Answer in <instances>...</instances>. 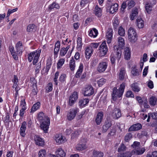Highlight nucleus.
Returning a JSON list of instances; mask_svg holds the SVG:
<instances>
[{"label":"nucleus","instance_id":"obj_4","mask_svg":"<svg viewBox=\"0 0 157 157\" xmlns=\"http://www.w3.org/2000/svg\"><path fill=\"white\" fill-rule=\"evenodd\" d=\"M99 52L98 53L100 57L105 56L108 52V48L105 41L103 42L99 47Z\"/></svg>","mask_w":157,"mask_h":157},{"label":"nucleus","instance_id":"obj_59","mask_svg":"<svg viewBox=\"0 0 157 157\" xmlns=\"http://www.w3.org/2000/svg\"><path fill=\"white\" fill-rule=\"evenodd\" d=\"M126 149V147L123 144H122L118 148V151L119 152H121L125 151Z\"/></svg>","mask_w":157,"mask_h":157},{"label":"nucleus","instance_id":"obj_6","mask_svg":"<svg viewBox=\"0 0 157 157\" xmlns=\"http://www.w3.org/2000/svg\"><path fill=\"white\" fill-rule=\"evenodd\" d=\"M40 123V127L41 129L45 133H46L49 128L50 125V120L49 118H46L45 121H42Z\"/></svg>","mask_w":157,"mask_h":157},{"label":"nucleus","instance_id":"obj_12","mask_svg":"<svg viewBox=\"0 0 157 157\" xmlns=\"http://www.w3.org/2000/svg\"><path fill=\"white\" fill-rule=\"evenodd\" d=\"M108 63L106 62H101L100 63L97 67V70L100 73L104 72L106 69Z\"/></svg>","mask_w":157,"mask_h":157},{"label":"nucleus","instance_id":"obj_11","mask_svg":"<svg viewBox=\"0 0 157 157\" xmlns=\"http://www.w3.org/2000/svg\"><path fill=\"white\" fill-rule=\"evenodd\" d=\"M118 9V5L117 3H113L111 5H109L107 8V10L110 13L113 14L116 12Z\"/></svg>","mask_w":157,"mask_h":157},{"label":"nucleus","instance_id":"obj_56","mask_svg":"<svg viewBox=\"0 0 157 157\" xmlns=\"http://www.w3.org/2000/svg\"><path fill=\"white\" fill-rule=\"evenodd\" d=\"M53 89V85L51 82L48 83L46 86V90L47 93L51 92Z\"/></svg>","mask_w":157,"mask_h":157},{"label":"nucleus","instance_id":"obj_35","mask_svg":"<svg viewBox=\"0 0 157 157\" xmlns=\"http://www.w3.org/2000/svg\"><path fill=\"white\" fill-rule=\"evenodd\" d=\"M52 64V59L49 57L47 60L46 66V67L45 72L48 73L50 69Z\"/></svg>","mask_w":157,"mask_h":157},{"label":"nucleus","instance_id":"obj_53","mask_svg":"<svg viewBox=\"0 0 157 157\" xmlns=\"http://www.w3.org/2000/svg\"><path fill=\"white\" fill-rule=\"evenodd\" d=\"M132 73L134 76L138 75L139 74L138 70L136 69V67H132Z\"/></svg>","mask_w":157,"mask_h":157},{"label":"nucleus","instance_id":"obj_39","mask_svg":"<svg viewBox=\"0 0 157 157\" xmlns=\"http://www.w3.org/2000/svg\"><path fill=\"white\" fill-rule=\"evenodd\" d=\"M153 6L150 3L147 2H146L145 6V10L147 13H150L152 10Z\"/></svg>","mask_w":157,"mask_h":157},{"label":"nucleus","instance_id":"obj_10","mask_svg":"<svg viewBox=\"0 0 157 157\" xmlns=\"http://www.w3.org/2000/svg\"><path fill=\"white\" fill-rule=\"evenodd\" d=\"M78 98V93L76 92H74L70 96L68 104L70 106H72L76 102Z\"/></svg>","mask_w":157,"mask_h":157},{"label":"nucleus","instance_id":"obj_50","mask_svg":"<svg viewBox=\"0 0 157 157\" xmlns=\"http://www.w3.org/2000/svg\"><path fill=\"white\" fill-rule=\"evenodd\" d=\"M127 6V3L126 2H123L121 4L120 9V12L121 13H124Z\"/></svg>","mask_w":157,"mask_h":157},{"label":"nucleus","instance_id":"obj_40","mask_svg":"<svg viewBox=\"0 0 157 157\" xmlns=\"http://www.w3.org/2000/svg\"><path fill=\"white\" fill-rule=\"evenodd\" d=\"M103 152L94 150L93 151L92 157H103Z\"/></svg>","mask_w":157,"mask_h":157},{"label":"nucleus","instance_id":"obj_61","mask_svg":"<svg viewBox=\"0 0 157 157\" xmlns=\"http://www.w3.org/2000/svg\"><path fill=\"white\" fill-rule=\"evenodd\" d=\"M106 80L104 78H101L98 81V83L99 86H101L105 82Z\"/></svg>","mask_w":157,"mask_h":157},{"label":"nucleus","instance_id":"obj_57","mask_svg":"<svg viewBox=\"0 0 157 157\" xmlns=\"http://www.w3.org/2000/svg\"><path fill=\"white\" fill-rule=\"evenodd\" d=\"M77 48H80L82 45V38L80 37H78L77 40Z\"/></svg>","mask_w":157,"mask_h":157},{"label":"nucleus","instance_id":"obj_20","mask_svg":"<svg viewBox=\"0 0 157 157\" xmlns=\"http://www.w3.org/2000/svg\"><path fill=\"white\" fill-rule=\"evenodd\" d=\"M55 140L57 143L61 144L67 141L64 137H63L61 135L57 134L55 137Z\"/></svg>","mask_w":157,"mask_h":157},{"label":"nucleus","instance_id":"obj_62","mask_svg":"<svg viewBox=\"0 0 157 157\" xmlns=\"http://www.w3.org/2000/svg\"><path fill=\"white\" fill-rule=\"evenodd\" d=\"M135 5V2L133 0H130L128 2L127 6L129 9H131Z\"/></svg>","mask_w":157,"mask_h":157},{"label":"nucleus","instance_id":"obj_49","mask_svg":"<svg viewBox=\"0 0 157 157\" xmlns=\"http://www.w3.org/2000/svg\"><path fill=\"white\" fill-rule=\"evenodd\" d=\"M138 14L137 10L135 9L132 11L131 14L130 15V19L132 20H134Z\"/></svg>","mask_w":157,"mask_h":157},{"label":"nucleus","instance_id":"obj_5","mask_svg":"<svg viewBox=\"0 0 157 157\" xmlns=\"http://www.w3.org/2000/svg\"><path fill=\"white\" fill-rule=\"evenodd\" d=\"M78 110L77 108L71 109L67 114V117L68 120L71 121L74 119L77 113L78 112Z\"/></svg>","mask_w":157,"mask_h":157},{"label":"nucleus","instance_id":"obj_42","mask_svg":"<svg viewBox=\"0 0 157 157\" xmlns=\"http://www.w3.org/2000/svg\"><path fill=\"white\" fill-rule=\"evenodd\" d=\"M132 90L135 92H138L140 90V88L139 87L136 83H133L131 86Z\"/></svg>","mask_w":157,"mask_h":157},{"label":"nucleus","instance_id":"obj_34","mask_svg":"<svg viewBox=\"0 0 157 157\" xmlns=\"http://www.w3.org/2000/svg\"><path fill=\"white\" fill-rule=\"evenodd\" d=\"M46 118H49L48 117L45 116L44 113L42 112L39 113L38 115V119L40 122L45 121Z\"/></svg>","mask_w":157,"mask_h":157},{"label":"nucleus","instance_id":"obj_14","mask_svg":"<svg viewBox=\"0 0 157 157\" xmlns=\"http://www.w3.org/2000/svg\"><path fill=\"white\" fill-rule=\"evenodd\" d=\"M114 49L115 51V55L114 56H116L117 60L118 62L120 60L122 53L121 48L118 47V46L115 45L114 46Z\"/></svg>","mask_w":157,"mask_h":157},{"label":"nucleus","instance_id":"obj_41","mask_svg":"<svg viewBox=\"0 0 157 157\" xmlns=\"http://www.w3.org/2000/svg\"><path fill=\"white\" fill-rule=\"evenodd\" d=\"M69 45H68L66 48H61L60 50V54L61 56H64L67 52V51L69 48Z\"/></svg>","mask_w":157,"mask_h":157},{"label":"nucleus","instance_id":"obj_45","mask_svg":"<svg viewBox=\"0 0 157 157\" xmlns=\"http://www.w3.org/2000/svg\"><path fill=\"white\" fill-rule=\"evenodd\" d=\"M132 152L128 151L124 153H120L117 156L118 157H131L132 155Z\"/></svg>","mask_w":157,"mask_h":157},{"label":"nucleus","instance_id":"obj_26","mask_svg":"<svg viewBox=\"0 0 157 157\" xmlns=\"http://www.w3.org/2000/svg\"><path fill=\"white\" fill-rule=\"evenodd\" d=\"M112 125L111 121H110L107 120L105 121V124L102 127V132H106L109 128Z\"/></svg>","mask_w":157,"mask_h":157},{"label":"nucleus","instance_id":"obj_18","mask_svg":"<svg viewBox=\"0 0 157 157\" xmlns=\"http://www.w3.org/2000/svg\"><path fill=\"white\" fill-rule=\"evenodd\" d=\"M60 46V42L58 41L56 43L54 52V58H56L58 56Z\"/></svg>","mask_w":157,"mask_h":157},{"label":"nucleus","instance_id":"obj_25","mask_svg":"<svg viewBox=\"0 0 157 157\" xmlns=\"http://www.w3.org/2000/svg\"><path fill=\"white\" fill-rule=\"evenodd\" d=\"M103 112H100L98 113L95 119V122L97 125L100 124L103 119Z\"/></svg>","mask_w":157,"mask_h":157},{"label":"nucleus","instance_id":"obj_19","mask_svg":"<svg viewBox=\"0 0 157 157\" xmlns=\"http://www.w3.org/2000/svg\"><path fill=\"white\" fill-rule=\"evenodd\" d=\"M145 151V149L144 147L140 148L137 149H133L132 151V154H135L137 155H140L143 154Z\"/></svg>","mask_w":157,"mask_h":157},{"label":"nucleus","instance_id":"obj_64","mask_svg":"<svg viewBox=\"0 0 157 157\" xmlns=\"http://www.w3.org/2000/svg\"><path fill=\"white\" fill-rule=\"evenodd\" d=\"M147 157H157V151H155L151 154H147Z\"/></svg>","mask_w":157,"mask_h":157},{"label":"nucleus","instance_id":"obj_13","mask_svg":"<svg viewBox=\"0 0 157 157\" xmlns=\"http://www.w3.org/2000/svg\"><path fill=\"white\" fill-rule=\"evenodd\" d=\"M34 140L36 145L40 146L43 147L44 145V140L38 135H35Z\"/></svg>","mask_w":157,"mask_h":157},{"label":"nucleus","instance_id":"obj_47","mask_svg":"<svg viewBox=\"0 0 157 157\" xmlns=\"http://www.w3.org/2000/svg\"><path fill=\"white\" fill-rule=\"evenodd\" d=\"M26 103L25 99H21L20 105V106L21 109L26 110L27 109Z\"/></svg>","mask_w":157,"mask_h":157},{"label":"nucleus","instance_id":"obj_22","mask_svg":"<svg viewBox=\"0 0 157 157\" xmlns=\"http://www.w3.org/2000/svg\"><path fill=\"white\" fill-rule=\"evenodd\" d=\"M102 8L99 7L98 5L96 6L95 7L94 13L96 16L100 17L101 16L102 12Z\"/></svg>","mask_w":157,"mask_h":157},{"label":"nucleus","instance_id":"obj_55","mask_svg":"<svg viewBox=\"0 0 157 157\" xmlns=\"http://www.w3.org/2000/svg\"><path fill=\"white\" fill-rule=\"evenodd\" d=\"M118 32L119 34L121 36H124L125 34V30L121 26L119 28Z\"/></svg>","mask_w":157,"mask_h":157},{"label":"nucleus","instance_id":"obj_28","mask_svg":"<svg viewBox=\"0 0 157 157\" xmlns=\"http://www.w3.org/2000/svg\"><path fill=\"white\" fill-rule=\"evenodd\" d=\"M55 153L57 157H65L66 155L65 153L61 148H57Z\"/></svg>","mask_w":157,"mask_h":157},{"label":"nucleus","instance_id":"obj_33","mask_svg":"<svg viewBox=\"0 0 157 157\" xmlns=\"http://www.w3.org/2000/svg\"><path fill=\"white\" fill-rule=\"evenodd\" d=\"M40 106V102H37L33 105L31 109L30 113H33L39 109Z\"/></svg>","mask_w":157,"mask_h":157},{"label":"nucleus","instance_id":"obj_54","mask_svg":"<svg viewBox=\"0 0 157 157\" xmlns=\"http://www.w3.org/2000/svg\"><path fill=\"white\" fill-rule=\"evenodd\" d=\"M79 134V132L78 131L76 130L71 135V138L72 139L77 138Z\"/></svg>","mask_w":157,"mask_h":157},{"label":"nucleus","instance_id":"obj_43","mask_svg":"<svg viewBox=\"0 0 157 157\" xmlns=\"http://www.w3.org/2000/svg\"><path fill=\"white\" fill-rule=\"evenodd\" d=\"M137 26L139 28H142L144 26V21L141 18H138L137 20Z\"/></svg>","mask_w":157,"mask_h":157},{"label":"nucleus","instance_id":"obj_58","mask_svg":"<svg viewBox=\"0 0 157 157\" xmlns=\"http://www.w3.org/2000/svg\"><path fill=\"white\" fill-rule=\"evenodd\" d=\"M116 56L113 54H111L110 56V59L112 65L115 66V65Z\"/></svg>","mask_w":157,"mask_h":157},{"label":"nucleus","instance_id":"obj_36","mask_svg":"<svg viewBox=\"0 0 157 157\" xmlns=\"http://www.w3.org/2000/svg\"><path fill=\"white\" fill-rule=\"evenodd\" d=\"M36 26L34 24H30L27 27V31L29 32H34L36 30Z\"/></svg>","mask_w":157,"mask_h":157},{"label":"nucleus","instance_id":"obj_27","mask_svg":"<svg viewBox=\"0 0 157 157\" xmlns=\"http://www.w3.org/2000/svg\"><path fill=\"white\" fill-rule=\"evenodd\" d=\"M98 34V32L97 30L95 28H93L90 30L89 36L91 37L95 38L97 36Z\"/></svg>","mask_w":157,"mask_h":157},{"label":"nucleus","instance_id":"obj_52","mask_svg":"<svg viewBox=\"0 0 157 157\" xmlns=\"http://www.w3.org/2000/svg\"><path fill=\"white\" fill-rule=\"evenodd\" d=\"M46 151L45 149H41L39 151V157H46Z\"/></svg>","mask_w":157,"mask_h":157},{"label":"nucleus","instance_id":"obj_29","mask_svg":"<svg viewBox=\"0 0 157 157\" xmlns=\"http://www.w3.org/2000/svg\"><path fill=\"white\" fill-rule=\"evenodd\" d=\"M83 70V65L82 63H80L77 72L75 74V77L77 78H79Z\"/></svg>","mask_w":157,"mask_h":157},{"label":"nucleus","instance_id":"obj_1","mask_svg":"<svg viewBox=\"0 0 157 157\" xmlns=\"http://www.w3.org/2000/svg\"><path fill=\"white\" fill-rule=\"evenodd\" d=\"M41 51L40 49H38L29 54L28 55V61L31 62L33 60V64L35 65L38 62Z\"/></svg>","mask_w":157,"mask_h":157},{"label":"nucleus","instance_id":"obj_7","mask_svg":"<svg viewBox=\"0 0 157 157\" xmlns=\"http://www.w3.org/2000/svg\"><path fill=\"white\" fill-rule=\"evenodd\" d=\"M83 92L84 96H90L94 93V91L93 88L90 85L87 86L84 88Z\"/></svg>","mask_w":157,"mask_h":157},{"label":"nucleus","instance_id":"obj_24","mask_svg":"<svg viewBox=\"0 0 157 157\" xmlns=\"http://www.w3.org/2000/svg\"><path fill=\"white\" fill-rule=\"evenodd\" d=\"M119 76V78L121 80H124L126 78V74L124 68L122 67L121 68Z\"/></svg>","mask_w":157,"mask_h":157},{"label":"nucleus","instance_id":"obj_30","mask_svg":"<svg viewBox=\"0 0 157 157\" xmlns=\"http://www.w3.org/2000/svg\"><path fill=\"white\" fill-rule=\"evenodd\" d=\"M131 57L130 50L128 47H126L124 48V57L126 60L130 59Z\"/></svg>","mask_w":157,"mask_h":157},{"label":"nucleus","instance_id":"obj_44","mask_svg":"<svg viewBox=\"0 0 157 157\" xmlns=\"http://www.w3.org/2000/svg\"><path fill=\"white\" fill-rule=\"evenodd\" d=\"M151 117L152 119L157 120V113H149V114L148 118H147V122L150 121V119Z\"/></svg>","mask_w":157,"mask_h":157},{"label":"nucleus","instance_id":"obj_37","mask_svg":"<svg viewBox=\"0 0 157 157\" xmlns=\"http://www.w3.org/2000/svg\"><path fill=\"white\" fill-rule=\"evenodd\" d=\"M69 67L71 71H74L75 67V60L73 57H72L69 62Z\"/></svg>","mask_w":157,"mask_h":157},{"label":"nucleus","instance_id":"obj_15","mask_svg":"<svg viewBox=\"0 0 157 157\" xmlns=\"http://www.w3.org/2000/svg\"><path fill=\"white\" fill-rule=\"evenodd\" d=\"M113 30L112 28H109L107 31L106 34V37L107 43L108 44H110L113 38Z\"/></svg>","mask_w":157,"mask_h":157},{"label":"nucleus","instance_id":"obj_8","mask_svg":"<svg viewBox=\"0 0 157 157\" xmlns=\"http://www.w3.org/2000/svg\"><path fill=\"white\" fill-rule=\"evenodd\" d=\"M86 141L85 139H83L81 140L80 143L76 146L75 148L76 150L79 151L86 149L87 147L86 144Z\"/></svg>","mask_w":157,"mask_h":157},{"label":"nucleus","instance_id":"obj_3","mask_svg":"<svg viewBox=\"0 0 157 157\" xmlns=\"http://www.w3.org/2000/svg\"><path fill=\"white\" fill-rule=\"evenodd\" d=\"M128 38L129 40L132 43L135 42L137 39V36L135 29L130 27L128 32Z\"/></svg>","mask_w":157,"mask_h":157},{"label":"nucleus","instance_id":"obj_23","mask_svg":"<svg viewBox=\"0 0 157 157\" xmlns=\"http://www.w3.org/2000/svg\"><path fill=\"white\" fill-rule=\"evenodd\" d=\"M142 128V125L140 123L133 124L128 129V131H137L140 129Z\"/></svg>","mask_w":157,"mask_h":157},{"label":"nucleus","instance_id":"obj_32","mask_svg":"<svg viewBox=\"0 0 157 157\" xmlns=\"http://www.w3.org/2000/svg\"><path fill=\"white\" fill-rule=\"evenodd\" d=\"M117 41L118 43V46L121 48L124 46L125 45L124 40V39L121 36H119L117 38Z\"/></svg>","mask_w":157,"mask_h":157},{"label":"nucleus","instance_id":"obj_46","mask_svg":"<svg viewBox=\"0 0 157 157\" xmlns=\"http://www.w3.org/2000/svg\"><path fill=\"white\" fill-rule=\"evenodd\" d=\"M59 5L55 2H53L52 4L49 5L48 8L49 10H51L54 8L59 9Z\"/></svg>","mask_w":157,"mask_h":157},{"label":"nucleus","instance_id":"obj_9","mask_svg":"<svg viewBox=\"0 0 157 157\" xmlns=\"http://www.w3.org/2000/svg\"><path fill=\"white\" fill-rule=\"evenodd\" d=\"M121 113L120 109L114 106L111 115L113 118L115 119H118L121 116Z\"/></svg>","mask_w":157,"mask_h":157},{"label":"nucleus","instance_id":"obj_17","mask_svg":"<svg viewBox=\"0 0 157 157\" xmlns=\"http://www.w3.org/2000/svg\"><path fill=\"white\" fill-rule=\"evenodd\" d=\"M27 124L25 121H24L21 124L20 128V132L21 135L23 137L25 136L26 133L25 130L26 128Z\"/></svg>","mask_w":157,"mask_h":157},{"label":"nucleus","instance_id":"obj_60","mask_svg":"<svg viewBox=\"0 0 157 157\" xmlns=\"http://www.w3.org/2000/svg\"><path fill=\"white\" fill-rule=\"evenodd\" d=\"M134 149H137L140 147V143L137 141H135L131 146Z\"/></svg>","mask_w":157,"mask_h":157},{"label":"nucleus","instance_id":"obj_2","mask_svg":"<svg viewBox=\"0 0 157 157\" xmlns=\"http://www.w3.org/2000/svg\"><path fill=\"white\" fill-rule=\"evenodd\" d=\"M125 87V83H123L120 85L118 90L116 87L113 88L112 97V99L114 101H116L117 97L120 98L122 96L124 92Z\"/></svg>","mask_w":157,"mask_h":157},{"label":"nucleus","instance_id":"obj_31","mask_svg":"<svg viewBox=\"0 0 157 157\" xmlns=\"http://www.w3.org/2000/svg\"><path fill=\"white\" fill-rule=\"evenodd\" d=\"M89 100L88 98H85L80 100L79 102L80 107L82 108L84 107L89 103Z\"/></svg>","mask_w":157,"mask_h":157},{"label":"nucleus","instance_id":"obj_48","mask_svg":"<svg viewBox=\"0 0 157 157\" xmlns=\"http://www.w3.org/2000/svg\"><path fill=\"white\" fill-rule=\"evenodd\" d=\"M67 78L66 75L65 74H61L59 77V81L62 83H65L66 82V80Z\"/></svg>","mask_w":157,"mask_h":157},{"label":"nucleus","instance_id":"obj_63","mask_svg":"<svg viewBox=\"0 0 157 157\" xmlns=\"http://www.w3.org/2000/svg\"><path fill=\"white\" fill-rule=\"evenodd\" d=\"M116 132V127L114 126L112 127V129H111L109 134L110 135L113 136L115 135Z\"/></svg>","mask_w":157,"mask_h":157},{"label":"nucleus","instance_id":"obj_21","mask_svg":"<svg viewBox=\"0 0 157 157\" xmlns=\"http://www.w3.org/2000/svg\"><path fill=\"white\" fill-rule=\"evenodd\" d=\"M93 52V49L91 47L88 46L86 48L85 50V56L86 59H89L92 55Z\"/></svg>","mask_w":157,"mask_h":157},{"label":"nucleus","instance_id":"obj_51","mask_svg":"<svg viewBox=\"0 0 157 157\" xmlns=\"http://www.w3.org/2000/svg\"><path fill=\"white\" fill-rule=\"evenodd\" d=\"M65 59H59L57 63V67L58 68H60L64 64Z\"/></svg>","mask_w":157,"mask_h":157},{"label":"nucleus","instance_id":"obj_16","mask_svg":"<svg viewBox=\"0 0 157 157\" xmlns=\"http://www.w3.org/2000/svg\"><path fill=\"white\" fill-rule=\"evenodd\" d=\"M15 48L17 54L21 55L23 50L22 42L20 41L18 42L15 46Z\"/></svg>","mask_w":157,"mask_h":157},{"label":"nucleus","instance_id":"obj_38","mask_svg":"<svg viewBox=\"0 0 157 157\" xmlns=\"http://www.w3.org/2000/svg\"><path fill=\"white\" fill-rule=\"evenodd\" d=\"M149 102L151 105L154 106L157 103V98L155 96L151 97L149 99Z\"/></svg>","mask_w":157,"mask_h":157}]
</instances>
